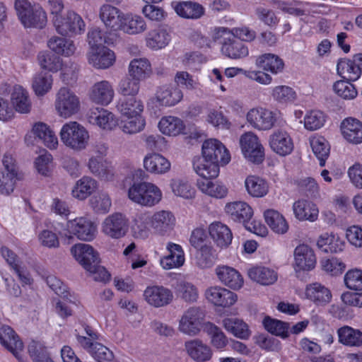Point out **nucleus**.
Segmentation results:
<instances>
[{"mask_svg": "<svg viewBox=\"0 0 362 362\" xmlns=\"http://www.w3.org/2000/svg\"><path fill=\"white\" fill-rule=\"evenodd\" d=\"M246 189L253 197H262L268 192V185L264 180L256 177L249 176L245 182Z\"/></svg>", "mask_w": 362, "mask_h": 362, "instance_id": "3c124183", "label": "nucleus"}, {"mask_svg": "<svg viewBox=\"0 0 362 362\" xmlns=\"http://www.w3.org/2000/svg\"><path fill=\"white\" fill-rule=\"evenodd\" d=\"M341 130L344 137L350 143H362V122L354 118H347L342 121Z\"/></svg>", "mask_w": 362, "mask_h": 362, "instance_id": "b1692460", "label": "nucleus"}, {"mask_svg": "<svg viewBox=\"0 0 362 362\" xmlns=\"http://www.w3.org/2000/svg\"><path fill=\"white\" fill-rule=\"evenodd\" d=\"M96 188V182L90 177H83L79 180L72 189L74 197L83 200L87 198Z\"/></svg>", "mask_w": 362, "mask_h": 362, "instance_id": "603ef678", "label": "nucleus"}, {"mask_svg": "<svg viewBox=\"0 0 362 362\" xmlns=\"http://www.w3.org/2000/svg\"><path fill=\"white\" fill-rule=\"evenodd\" d=\"M339 341L349 346L362 345V332L349 326H344L337 330Z\"/></svg>", "mask_w": 362, "mask_h": 362, "instance_id": "58836bf2", "label": "nucleus"}, {"mask_svg": "<svg viewBox=\"0 0 362 362\" xmlns=\"http://www.w3.org/2000/svg\"><path fill=\"white\" fill-rule=\"evenodd\" d=\"M127 117V118L122 120L120 124V127L125 134H136L144 129L146 122L141 116V114Z\"/></svg>", "mask_w": 362, "mask_h": 362, "instance_id": "052dcab7", "label": "nucleus"}, {"mask_svg": "<svg viewBox=\"0 0 362 362\" xmlns=\"http://www.w3.org/2000/svg\"><path fill=\"white\" fill-rule=\"evenodd\" d=\"M206 298L216 306L230 307L237 300V295L222 287L214 286L206 291Z\"/></svg>", "mask_w": 362, "mask_h": 362, "instance_id": "2eb2a0df", "label": "nucleus"}, {"mask_svg": "<svg viewBox=\"0 0 362 362\" xmlns=\"http://www.w3.org/2000/svg\"><path fill=\"white\" fill-rule=\"evenodd\" d=\"M317 246L325 252L337 253L344 250L345 242L337 234L326 233L320 236Z\"/></svg>", "mask_w": 362, "mask_h": 362, "instance_id": "c85d7f7f", "label": "nucleus"}, {"mask_svg": "<svg viewBox=\"0 0 362 362\" xmlns=\"http://www.w3.org/2000/svg\"><path fill=\"white\" fill-rule=\"evenodd\" d=\"M247 122L254 128L261 131L271 129L276 122L275 114L263 107H255L246 115Z\"/></svg>", "mask_w": 362, "mask_h": 362, "instance_id": "9b49d317", "label": "nucleus"}, {"mask_svg": "<svg viewBox=\"0 0 362 362\" xmlns=\"http://www.w3.org/2000/svg\"><path fill=\"white\" fill-rule=\"evenodd\" d=\"M250 279L262 285L273 284L277 280V274L268 267L257 266L248 270Z\"/></svg>", "mask_w": 362, "mask_h": 362, "instance_id": "f704fd0d", "label": "nucleus"}, {"mask_svg": "<svg viewBox=\"0 0 362 362\" xmlns=\"http://www.w3.org/2000/svg\"><path fill=\"white\" fill-rule=\"evenodd\" d=\"M204 331L210 336L212 345L216 349H223L228 343L227 338L222 330L211 322H206Z\"/></svg>", "mask_w": 362, "mask_h": 362, "instance_id": "6e6d98bb", "label": "nucleus"}, {"mask_svg": "<svg viewBox=\"0 0 362 362\" xmlns=\"http://www.w3.org/2000/svg\"><path fill=\"white\" fill-rule=\"evenodd\" d=\"M93 114L94 116L90 117L92 122L96 123L100 127L104 129H112L116 127L117 120L114 115L108 110L102 109Z\"/></svg>", "mask_w": 362, "mask_h": 362, "instance_id": "0e129e2a", "label": "nucleus"}, {"mask_svg": "<svg viewBox=\"0 0 362 362\" xmlns=\"http://www.w3.org/2000/svg\"><path fill=\"white\" fill-rule=\"evenodd\" d=\"M209 232L211 238L216 245L221 248H227L233 240V234L230 229L221 222H214L209 226Z\"/></svg>", "mask_w": 362, "mask_h": 362, "instance_id": "6ab92c4d", "label": "nucleus"}, {"mask_svg": "<svg viewBox=\"0 0 362 362\" xmlns=\"http://www.w3.org/2000/svg\"><path fill=\"white\" fill-rule=\"evenodd\" d=\"M54 24L57 31L62 35L72 36L80 34L85 28L82 18L74 11L68 12L64 18L56 16Z\"/></svg>", "mask_w": 362, "mask_h": 362, "instance_id": "1a4fd4ad", "label": "nucleus"}, {"mask_svg": "<svg viewBox=\"0 0 362 362\" xmlns=\"http://www.w3.org/2000/svg\"><path fill=\"white\" fill-rule=\"evenodd\" d=\"M115 34L109 31L104 33L99 28H92L88 33V43L91 49L103 47L105 44L113 42Z\"/></svg>", "mask_w": 362, "mask_h": 362, "instance_id": "79ce46f5", "label": "nucleus"}, {"mask_svg": "<svg viewBox=\"0 0 362 362\" xmlns=\"http://www.w3.org/2000/svg\"><path fill=\"white\" fill-rule=\"evenodd\" d=\"M197 264L201 268L211 267L216 259V250L211 246L202 245L196 255Z\"/></svg>", "mask_w": 362, "mask_h": 362, "instance_id": "e2e57ef3", "label": "nucleus"}, {"mask_svg": "<svg viewBox=\"0 0 362 362\" xmlns=\"http://www.w3.org/2000/svg\"><path fill=\"white\" fill-rule=\"evenodd\" d=\"M33 132L36 139L42 141L49 148H54L58 144L57 138L54 132L43 122L35 123L33 127Z\"/></svg>", "mask_w": 362, "mask_h": 362, "instance_id": "a19ab883", "label": "nucleus"}, {"mask_svg": "<svg viewBox=\"0 0 362 362\" xmlns=\"http://www.w3.org/2000/svg\"><path fill=\"white\" fill-rule=\"evenodd\" d=\"M144 166L150 173L163 174L170 170V163L160 154L150 153L145 156Z\"/></svg>", "mask_w": 362, "mask_h": 362, "instance_id": "c756f323", "label": "nucleus"}, {"mask_svg": "<svg viewBox=\"0 0 362 362\" xmlns=\"http://www.w3.org/2000/svg\"><path fill=\"white\" fill-rule=\"evenodd\" d=\"M306 296L318 305L329 303L332 298L330 291L323 285L314 283L306 288Z\"/></svg>", "mask_w": 362, "mask_h": 362, "instance_id": "4c0bfd02", "label": "nucleus"}, {"mask_svg": "<svg viewBox=\"0 0 362 362\" xmlns=\"http://www.w3.org/2000/svg\"><path fill=\"white\" fill-rule=\"evenodd\" d=\"M144 296L147 303L156 308H160L170 304L173 298L172 291L161 286L147 287L144 291Z\"/></svg>", "mask_w": 362, "mask_h": 362, "instance_id": "ddd939ff", "label": "nucleus"}, {"mask_svg": "<svg viewBox=\"0 0 362 362\" xmlns=\"http://www.w3.org/2000/svg\"><path fill=\"white\" fill-rule=\"evenodd\" d=\"M15 9L25 27L42 29L46 25L47 15L40 5H32L28 0H16Z\"/></svg>", "mask_w": 362, "mask_h": 362, "instance_id": "f03ea898", "label": "nucleus"}, {"mask_svg": "<svg viewBox=\"0 0 362 362\" xmlns=\"http://www.w3.org/2000/svg\"><path fill=\"white\" fill-rule=\"evenodd\" d=\"M263 325L266 330L272 334L286 339L288 337L290 324L267 316L263 320Z\"/></svg>", "mask_w": 362, "mask_h": 362, "instance_id": "09e8293b", "label": "nucleus"}, {"mask_svg": "<svg viewBox=\"0 0 362 362\" xmlns=\"http://www.w3.org/2000/svg\"><path fill=\"white\" fill-rule=\"evenodd\" d=\"M269 143L272 150L281 156L290 154L293 149L292 139L286 131H274L269 136Z\"/></svg>", "mask_w": 362, "mask_h": 362, "instance_id": "4468645a", "label": "nucleus"}, {"mask_svg": "<svg viewBox=\"0 0 362 362\" xmlns=\"http://www.w3.org/2000/svg\"><path fill=\"white\" fill-rule=\"evenodd\" d=\"M100 18L110 32H115L122 27V13L116 7L105 4L100 8Z\"/></svg>", "mask_w": 362, "mask_h": 362, "instance_id": "f3484780", "label": "nucleus"}, {"mask_svg": "<svg viewBox=\"0 0 362 362\" xmlns=\"http://www.w3.org/2000/svg\"><path fill=\"white\" fill-rule=\"evenodd\" d=\"M256 65L259 68L270 71L274 74L282 72L284 67L283 60L279 56L271 53L259 56L256 59Z\"/></svg>", "mask_w": 362, "mask_h": 362, "instance_id": "2f4dec72", "label": "nucleus"}, {"mask_svg": "<svg viewBox=\"0 0 362 362\" xmlns=\"http://www.w3.org/2000/svg\"><path fill=\"white\" fill-rule=\"evenodd\" d=\"M313 151L320 161V165L324 166L329 154V146L324 137L313 138L310 140Z\"/></svg>", "mask_w": 362, "mask_h": 362, "instance_id": "680f3d73", "label": "nucleus"}, {"mask_svg": "<svg viewBox=\"0 0 362 362\" xmlns=\"http://www.w3.org/2000/svg\"><path fill=\"white\" fill-rule=\"evenodd\" d=\"M151 227L160 234L172 229L175 224L173 214L168 211H160L151 216Z\"/></svg>", "mask_w": 362, "mask_h": 362, "instance_id": "72a5a7b5", "label": "nucleus"}, {"mask_svg": "<svg viewBox=\"0 0 362 362\" xmlns=\"http://www.w3.org/2000/svg\"><path fill=\"white\" fill-rule=\"evenodd\" d=\"M205 313L200 307H190L185 310L179 322V330L187 335L195 336L204 323Z\"/></svg>", "mask_w": 362, "mask_h": 362, "instance_id": "39448f33", "label": "nucleus"}, {"mask_svg": "<svg viewBox=\"0 0 362 362\" xmlns=\"http://www.w3.org/2000/svg\"><path fill=\"white\" fill-rule=\"evenodd\" d=\"M170 40V35L165 30H153L148 34L146 45L151 49H158L165 47Z\"/></svg>", "mask_w": 362, "mask_h": 362, "instance_id": "864d4df0", "label": "nucleus"}, {"mask_svg": "<svg viewBox=\"0 0 362 362\" xmlns=\"http://www.w3.org/2000/svg\"><path fill=\"white\" fill-rule=\"evenodd\" d=\"M71 252L86 270L90 269L93 264L100 262L98 253L90 245L76 244L71 247Z\"/></svg>", "mask_w": 362, "mask_h": 362, "instance_id": "f8f14e48", "label": "nucleus"}, {"mask_svg": "<svg viewBox=\"0 0 362 362\" xmlns=\"http://www.w3.org/2000/svg\"><path fill=\"white\" fill-rule=\"evenodd\" d=\"M293 209L295 216L300 221H315L318 216V209L313 202L299 199L294 202Z\"/></svg>", "mask_w": 362, "mask_h": 362, "instance_id": "cd10ccee", "label": "nucleus"}, {"mask_svg": "<svg viewBox=\"0 0 362 362\" xmlns=\"http://www.w3.org/2000/svg\"><path fill=\"white\" fill-rule=\"evenodd\" d=\"M158 127L160 132L164 134L176 136L182 132L185 129V125L181 119L169 116L160 119L158 123Z\"/></svg>", "mask_w": 362, "mask_h": 362, "instance_id": "49530a36", "label": "nucleus"}, {"mask_svg": "<svg viewBox=\"0 0 362 362\" xmlns=\"http://www.w3.org/2000/svg\"><path fill=\"white\" fill-rule=\"evenodd\" d=\"M38 62L42 69L57 72L62 68L60 57L50 52H41L37 55Z\"/></svg>", "mask_w": 362, "mask_h": 362, "instance_id": "5fc2aeb1", "label": "nucleus"}, {"mask_svg": "<svg viewBox=\"0 0 362 362\" xmlns=\"http://www.w3.org/2000/svg\"><path fill=\"white\" fill-rule=\"evenodd\" d=\"M169 254L160 259V264L165 269L180 267L185 262V255L182 247L177 244L169 243L167 245Z\"/></svg>", "mask_w": 362, "mask_h": 362, "instance_id": "bb28decb", "label": "nucleus"}, {"mask_svg": "<svg viewBox=\"0 0 362 362\" xmlns=\"http://www.w3.org/2000/svg\"><path fill=\"white\" fill-rule=\"evenodd\" d=\"M175 10L180 16L192 19H198L204 13V9L202 5L192 1L180 2L176 5Z\"/></svg>", "mask_w": 362, "mask_h": 362, "instance_id": "ea45409f", "label": "nucleus"}, {"mask_svg": "<svg viewBox=\"0 0 362 362\" xmlns=\"http://www.w3.org/2000/svg\"><path fill=\"white\" fill-rule=\"evenodd\" d=\"M117 108L124 116H135L143 112L144 105L141 100L136 97H124L119 100Z\"/></svg>", "mask_w": 362, "mask_h": 362, "instance_id": "e433bc0d", "label": "nucleus"}, {"mask_svg": "<svg viewBox=\"0 0 362 362\" xmlns=\"http://www.w3.org/2000/svg\"><path fill=\"white\" fill-rule=\"evenodd\" d=\"M214 177H202L197 180V186L204 193L216 198H222L227 194V189L223 185L214 182Z\"/></svg>", "mask_w": 362, "mask_h": 362, "instance_id": "37998d69", "label": "nucleus"}, {"mask_svg": "<svg viewBox=\"0 0 362 362\" xmlns=\"http://www.w3.org/2000/svg\"><path fill=\"white\" fill-rule=\"evenodd\" d=\"M96 232L94 223L87 218L80 217L67 221L63 235L71 238V235L73 234L80 240L90 241L95 238Z\"/></svg>", "mask_w": 362, "mask_h": 362, "instance_id": "0eeeda50", "label": "nucleus"}, {"mask_svg": "<svg viewBox=\"0 0 362 362\" xmlns=\"http://www.w3.org/2000/svg\"><path fill=\"white\" fill-rule=\"evenodd\" d=\"M131 77L141 81L149 76L151 73V64L148 59L139 58L133 59L129 66Z\"/></svg>", "mask_w": 362, "mask_h": 362, "instance_id": "a18cd8bd", "label": "nucleus"}, {"mask_svg": "<svg viewBox=\"0 0 362 362\" xmlns=\"http://www.w3.org/2000/svg\"><path fill=\"white\" fill-rule=\"evenodd\" d=\"M337 73L339 75L347 74L346 78L349 81H356L361 76L360 69L354 64V58L352 59H341L337 64ZM346 78L345 76H342Z\"/></svg>", "mask_w": 362, "mask_h": 362, "instance_id": "bf43d9fd", "label": "nucleus"}, {"mask_svg": "<svg viewBox=\"0 0 362 362\" xmlns=\"http://www.w3.org/2000/svg\"><path fill=\"white\" fill-rule=\"evenodd\" d=\"M170 187L175 195L184 199H192L194 197L195 190L189 182L181 178H174L170 181Z\"/></svg>", "mask_w": 362, "mask_h": 362, "instance_id": "4d7b16f0", "label": "nucleus"}, {"mask_svg": "<svg viewBox=\"0 0 362 362\" xmlns=\"http://www.w3.org/2000/svg\"><path fill=\"white\" fill-rule=\"evenodd\" d=\"M47 46L56 54L67 57L74 54L75 51V46L72 41L57 36L49 38Z\"/></svg>", "mask_w": 362, "mask_h": 362, "instance_id": "de8ad7c7", "label": "nucleus"}, {"mask_svg": "<svg viewBox=\"0 0 362 362\" xmlns=\"http://www.w3.org/2000/svg\"><path fill=\"white\" fill-rule=\"evenodd\" d=\"M115 95L112 84L107 81H101L93 85L90 92V99L95 103L107 105Z\"/></svg>", "mask_w": 362, "mask_h": 362, "instance_id": "aec40b11", "label": "nucleus"}, {"mask_svg": "<svg viewBox=\"0 0 362 362\" xmlns=\"http://www.w3.org/2000/svg\"><path fill=\"white\" fill-rule=\"evenodd\" d=\"M203 158L193 160V168L201 177H216L219 165H226L230 160L228 151L217 139L206 140L202 148Z\"/></svg>", "mask_w": 362, "mask_h": 362, "instance_id": "f257e3e1", "label": "nucleus"}, {"mask_svg": "<svg viewBox=\"0 0 362 362\" xmlns=\"http://www.w3.org/2000/svg\"><path fill=\"white\" fill-rule=\"evenodd\" d=\"M119 30L130 35L137 34L146 30V23L139 16L127 17L124 19V22H122V27Z\"/></svg>", "mask_w": 362, "mask_h": 362, "instance_id": "69168bd1", "label": "nucleus"}, {"mask_svg": "<svg viewBox=\"0 0 362 362\" xmlns=\"http://www.w3.org/2000/svg\"><path fill=\"white\" fill-rule=\"evenodd\" d=\"M89 64L97 69H107L112 66L115 60V53L103 46L91 49L88 56Z\"/></svg>", "mask_w": 362, "mask_h": 362, "instance_id": "a211bd4d", "label": "nucleus"}, {"mask_svg": "<svg viewBox=\"0 0 362 362\" xmlns=\"http://www.w3.org/2000/svg\"><path fill=\"white\" fill-rule=\"evenodd\" d=\"M222 52L232 59L245 57L248 54V49L240 39L233 36L228 41H224L221 48Z\"/></svg>", "mask_w": 362, "mask_h": 362, "instance_id": "473e14b6", "label": "nucleus"}, {"mask_svg": "<svg viewBox=\"0 0 362 362\" xmlns=\"http://www.w3.org/2000/svg\"><path fill=\"white\" fill-rule=\"evenodd\" d=\"M178 296L187 303H194L197 301L199 293L197 287L192 283L187 281H180L177 284Z\"/></svg>", "mask_w": 362, "mask_h": 362, "instance_id": "338daca9", "label": "nucleus"}, {"mask_svg": "<svg viewBox=\"0 0 362 362\" xmlns=\"http://www.w3.org/2000/svg\"><path fill=\"white\" fill-rule=\"evenodd\" d=\"M62 141L68 147L76 150L84 149L89 139L87 130L76 122H69L63 125L60 132Z\"/></svg>", "mask_w": 362, "mask_h": 362, "instance_id": "20e7f679", "label": "nucleus"}, {"mask_svg": "<svg viewBox=\"0 0 362 362\" xmlns=\"http://www.w3.org/2000/svg\"><path fill=\"white\" fill-rule=\"evenodd\" d=\"M129 229V221L121 213L108 216L103 223V231L107 236L118 239L124 237Z\"/></svg>", "mask_w": 362, "mask_h": 362, "instance_id": "9d476101", "label": "nucleus"}, {"mask_svg": "<svg viewBox=\"0 0 362 362\" xmlns=\"http://www.w3.org/2000/svg\"><path fill=\"white\" fill-rule=\"evenodd\" d=\"M223 325L227 331L238 338L246 339L250 335L247 324L241 320L226 318L223 320Z\"/></svg>", "mask_w": 362, "mask_h": 362, "instance_id": "8fccbe9b", "label": "nucleus"}, {"mask_svg": "<svg viewBox=\"0 0 362 362\" xmlns=\"http://www.w3.org/2000/svg\"><path fill=\"white\" fill-rule=\"evenodd\" d=\"M296 267L300 270H311L316 264L313 250L307 245H300L294 250Z\"/></svg>", "mask_w": 362, "mask_h": 362, "instance_id": "412c9836", "label": "nucleus"}, {"mask_svg": "<svg viewBox=\"0 0 362 362\" xmlns=\"http://www.w3.org/2000/svg\"><path fill=\"white\" fill-rule=\"evenodd\" d=\"M0 342L18 360L21 359V352L23 349V343L11 327H2L0 332Z\"/></svg>", "mask_w": 362, "mask_h": 362, "instance_id": "dca6fc26", "label": "nucleus"}, {"mask_svg": "<svg viewBox=\"0 0 362 362\" xmlns=\"http://www.w3.org/2000/svg\"><path fill=\"white\" fill-rule=\"evenodd\" d=\"M88 168L93 175L101 180H110L114 175L112 166L103 158L91 157L88 162Z\"/></svg>", "mask_w": 362, "mask_h": 362, "instance_id": "c9c22d12", "label": "nucleus"}, {"mask_svg": "<svg viewBox=\"0 0 362 362\" xmlns=\"http://www.w3.org/2000/svg\"><path fill=\"white\" fill-rule=\"evenodd\" d=\"M129 198L139 204L152 206L160 202L162 193L160 189L151 182H135L129 189Z\"/></svg>", "mask_w": 362, "mask_h": 362, "instance_id": "7ed1b4c3", "label": "nucleus"}, {"mask_svg": "<svg viewBox=\"0 0 362 362\" xmlns=\"http://www.w3.org/2000/svg\"><path fill=\"white\" fill-rule=\"evenodd\" d=\"M11 100L13 110L18 112L28 113L31 109V103L28 98V93L21 86H15L11 92Z\"/></svg>", "mask_w": 362, "mask_h": 362, "instance_id": "7c9ffc66", "label": "nucleus"}, {"mask_svg": "<svg viewBox=\"0 0 362 362\" xmlns=\"http://www.w3.org/2000/svg\"><path fill=\"white\" fill-rule=\"evenodd\" d=\"M52 78L48 72L41 71L37 74L33 81V88L37 95H43L52 87Z\"/></svg>", "mask_w": 362, "mask_h": 362, "instance_id": "13d9d810", "label": "nucleus"}, {"mask_svg": "<svg viewBox=\"0 0 362 362\" xmlns=\"http://www.w3.org/2000/svg\"><path fill=\"white\" fill-rule=\"evenodd\" d=\"M334 90L341 98L346 100L354 99L357 95L355 86L349 80H340L334 83Z\"/></svg>", "mask_w": 362, "mask_h": 362, "instance_id": "774afa93", "label": "nucleus"}, {"mask_svg": "<svg viewBox=\"0 0 362 362\" xmlns=\"http://www.w3.org/2000/svg\"><path fill=\"white\" fill-rule=\"evenodd\" d=\"M240 145L244 156L249 161L259 164L264 160V147L253 132L243 134L240 138Z\"/></svg>", "mask_w": 362, "mask_h": 362, "instance_id": "423d86ee", "label": "nucleus"}, {"mask_svg": "<svg viewBox=\"0 0 362 362\" xmlns=\"http://www.w3.org/2000/svg\"><path fill=\"white\" fill-rule=\"evenodd\" d=\"M185 349L189 356L197 362H205L211 359V348L199 339H192L185 342Z\"/></svg>", "mask_w": 362, "mask_h": 362, "instance_id": "a878e982", "label": "nucleus"}, {"mask_svg": "<svg viewBox=\"0 0 362 362\" xmlns=\"http://www.w3.org/2000/svg\"><path fill=\"white\" fill-rule=\"evenodd\" d=\"M226 212L234 221L245 223L253 215L252 208L244 202H234L226 204Z\"/></svg>", "mask_w": 362, "mask_h": 362, "instance_id": "393cba45", "label": "nucleus"}, {"mask_svg": "<svg viewBox=\"0 0 362 362\" xmlns=\"http://www.w3.org/2000/svg\"><path fill=\"white\" fill-rule=\"evenodd\" d=\"M264 218L268 226L276 233L284 234L288 228L284 216L277 211L268 209L264 212Z\"/></svg>", "mask_w": 362, "mask_h": 362, "instance_id": "c03bdc74", "label": "nucleus"}, {"mask_svg": "<svg viewBox=\"0 0 362 362\" xmlns=\"http://www.w3.org/2000/svg\"><path fill=\"white\" fill-rule=\"evenodd\" d=\"M183 97L181 90L175 86L165 85L159 87L156 90V98L162 106H174L179 103Z\"/></svg>", "mask_w": 362, "mask_h": 362, "instance_id": "4be33fe9", "label": "nucleus"}, {"mask_svg": "<svg viewBox=\"0 0 362 362\" xmlns=\"http://www.w3.org/2000/svg\"><path fill=\"white\" fill-rule=\"evenodd\" d=\"M55 107L60 116L67 118L78 112L80 101L69 89L62 88L57 94Z\"/></svg>", "mask_w": 362, "mask_h": 362, "instance_id": "6e6552de", "label": "nucleus"}, {"mask_svg": "<svg viewBox=\"0 0 362 362\" xmlns=\"http://www.w3.org/2000/svg\"><path fill=\"white\" fill-rule=\"evenodd\" d=\"M218 279L226 286L233 289H240L244 283L242 275L234 268L222 266L216 269Z\"/></svg>", "mask_w": 362, "mask_h": 362, "instance_id": "5701e85b", "label": "nucleus"}]
</instances>
